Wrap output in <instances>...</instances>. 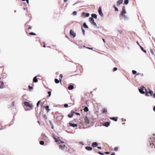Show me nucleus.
Here are the masks:
<instances>
[{
    "label": "nucleus",
    "mask_w": 155,
    "mask_h": 155,
    "mask_svg": "<svg viewBox=\"0 0 155 155\" xmlns=\"http://www.w3.org/2000/svg\"><path fill=\"white\" fill-rule=\"evenodd\" d=\"M102 110H103V111H102L103 113L105 114L107 112V109H106V108H103V109Z\"/></svg>",
    "instance_id": "393cba45"
},
{
    "label": "nucleus",
    "mask_w": 155,
    "mask_h": 155,
    "mask_svg": "<svg viewBox=\"0 0 155 155\" xmlns=\"http://www.w3.org/2000/svg\"><path fill=\"white\" fill-rule=\"evenodd\" d=\"M89 110V109L88 107H85L84 109V111L85 112H87Z\"/></svg>",
    "instance_id": "4be33fe9"
},
{
    "label": "nucleus",
    "mask_w": 155,
    "mask_h": 155,
    "mask_svg": "<svg viewBox=\"0 0 155 155\" xmlns=\"http://www.w3.org/2000/svg\"><path fill=\"white\" fill-rule=\"evenodd\" d=\"M150 52L153 55L154 54V52H153V49H151L150 50Z\"/></svg>",
    "instance_id": "ea45409f"
},
{
    "label": "nucleus",
    "mask_w": 155,
    "mask_h": 155,
    "mask_svg": "<svg viewBox=\"0 0 155 155\" xmlns=\"http://www.w3.org/2000/svg\"><path fill=\"white\" fill-rule=\"evenodd\" d=\"M40 101H38L37 103V106L38 107L39 106V104H40Z\"/></svg>",
    "instance_id": "79ce46f5"
},
{
    "label": "nucleus",
    "mask_w": 155,
    "mask_h": 155,
    "mask_svg": "<svg viewBox=\"0 0 155 155\" xmlns=\"http://www.w3.org/2000/svg\"><path fill=\"white\" fill-rule=\"evenodd\" d=\"M110 124V123L108 122H106L103 123V125L106 127H108Z\"/></svg>",
    "instance_id": "423d86ee"
},
{
    "label": "nucleus",
    "mask_w": 155,
    "mask_h": 155,
    "mask_svg": "<svg viewBox=\"0 0 155 155\" xmlns=\"http://www.w3.org/2000/svg\"><path fill=\"white\" fill-rule=\"evenodd\" d=\"M63 75L61 74H60L59 75V77H60V78H59L60 81V82L61 83L62 81V78L63 77Z\"/></svg>",
    "instance_id": "a878e982"
},
{
    "label": "nucleus",
    "mask_w": 155,
    "mask_h": 155,
    "mask_svg": "<svg viewBox=\"0 0 155 155\" xmlns=\"http://www.w3.org/2000/svg\"><path fill=\"white\" fill-rule=\"evenodd\" d=\"M4 88V87L2 85H0V88L2 89Z\"/></svg>",
    "instance_id": "5fc2aeb1"
},
{
    "label": "nucleus",
    "mask_w": 155,
    "mask_h": 155,
    "mask_svg": "<svg viewBox=\"0 0 155 155\" xmlns=\"http://www.w3.org/2000/svg\"><path fill=\"white\" fill-rule=\"evenodd\" d=\"M73 114L72 113H71L68 115V117L69 118H71L73 117Z\"/></svg>",
    "instance_id": "5701e85b"
},
{
    "label": "nucleus",
    "mask_w": 155,
    "mask_h": 155,
    "mask_svg": "<svg viewBox=\"0 0 155 155\" xmlns=\"http://www.w3.org/2000/svg\"><path fill=\"white\" fill-rule=\"evenodd\" d=\"M76 14H77V12L76 11H74L73 13V14L74 15H76Z\"/></svg>",
    "instance_id": "49530a36"
},
{
    "label": "nucleus",
    "mask_w": 155,
    "mask_h": 155,
    "mask_svg": "<svg viewBox=\"0 0 155 155\" xmlns=\"http://www.w3.org/2000/svg\"><path fill=\"white\" fill-rule=\"evenodd\" d=\"M44 118H45V119H47L48 118V117L46 115H44Z\"/></svg>",
    "instance_id": "8fccbe9b"
},
{
    "label": "nucleus",
    "mask_w": 155,
    "mask_h": 155,
    "mask_svg": "<svg viewBox=\"0 0 155 155\" xmlns=\"http://www.w3.org/2000/svg\"><path fill=\"white\" fill-rule=\"evenodd\" d=\"M74 88V86L73 85L71 84L69 85L68 87V90H72Z\"/></svg>",
    "instance_id": "4468645a"
},
{
    "label": "nucleus",
    "mask_w": 155,
    "mask_h": 155,
    "mask_svg": "<svg viewBox=\"0 0 155 155\" xmlns=\"http://www.w3.org/2000/svg\"><path fill=\"white\" fill-rule=\"evenodd\" d=\"M44 142L43 140H41L40 142V144L42 145H43L44 144Z\"/></svg>",
    "instance_id": "c85d7f7f"
},
{
    "label": "nucleus",
    "mask_w": 155,
    "mask_h": 155,
    "mask_svg": "<svg viewBox=\"0 0 155 155\" xmlns=\"http://www.w3.org/2000/svg\"><path fill=\"white\" fill-rule=\"evenodd\" d=\"M91 16L92 18H94L95 19H96L97 18V15L95 14H92L91 15Z\"/></svg>",
    "instance_id": "aec40b11"
},
{
    "label": "nucleus",
    "mask_w": 155,
    "mask_h": 155,
    "mask_svg": "<svg viewBox=\"0 0 155 155\" xmlns=\"http://www.w3.org/2000/svg\"><path fill=\"white\" fill-rule=\"evenodd\" d=\"M22 1H26L27 3L28 4V3H29L28 0H22Z\"/></svg>",
    "instance_id": "864d4df0"
},
{
    "label": "nucleus",
    "mask_w": 155,
    "mask_h": 155,
    "mask_svg": "<svg viewBox=\"0 0 155 155\" xmlns=\"http://www.w3.org/2000/svg\"><path fill=\"white\" fill-rule=\"evenodd\" d=\"M85 149L88 151H91L92 150V147L88 146L86 147H85Z\"/></svg>",
    "instance_id": "dca6fc26"
},
{
    "label": "nucleus",
    "mask_w": 155,
    "mask_h": 155,
    "mask_svg": "<svg viewBox=\"0 0 155 155\" xmlns=\"http://www.w3.org/2000/svg\"><path fill=\"white\" fill-rule=\"evenodd\" d=\"M126 12L125 9V6H123L122 7V11L121 13L120 14V15L122 16V18L124 19H126L127 18V16L125 15L126 13Z\"/></svg>",
    "instance_id": "f257e3e1"
},
{
    "label": "nucleus",
    "mask_w": 155,
    "mask_h": 155,
    "mask_svg": "<svg viewBox=\"0 0 155 155\" xmlns=\"http://www.w3.org/2000/svg\"><path fill=\"white\" fill-rule=\"evenodd\" d=\"M25 26H26V28H27V27H28V25L27 24V23H26V24H25Z\"/></svg>",
    "instance_id": "338daca9"
},
{
    "label": "nucleus",
    "mask_w": 155,
    "mask_h": 155,
    "mask_svg": "<svg viewBox=\"0 0 155 155\" xmlns=\"http://www.w3.org/2000/svg\"><path fill=\"white\" fill-rule=\"evenodd\" d=\"M132 72L133 74H136L137 73V71L134 70H133L132 71Z\"/></svg>",
    "instance_id": "72a5a7b5"
},
{
    "label": "nucleus",
    "mask_w": 155,
    "mask_h": 155,
    "mask_svg": "<svg viewBox=\"0 0 155 155\" xmlns=\"http://www.w3.org/2000/svg\"><path fill=\"white\" fill-rule=\"evenodd\" d=\"M148 93H146L145 94V96L147 97L149 96V95L148 94Z\"/></svg>",
    "instance_id": "a18cd8bd"
},
{
    "label": "nucleus",
    "mask_w": 155,
    "mask_h": 155,
    "mask_svg": "<svg viewBox=\"0 0 155 155\" xmlns=\"http://www.w3.org/2000/svg\"><path fill=\"white\" fill-rule=\"evenodd\" d=\"M86 48L91 50H92L93 49V48H92L86 47Z\"/></svg>",
    "instance_id": "13d9d810"
},
{
    "label": "nucleus",
    "mask_w": 155,
    "mask_h": 155,
    "mask_svg": "<svg viewBox=\"0 0 155 155\" xmlns=\"http://www.w3.org/2000/svg\"><path fill=\"white\" fill-rule=\"evenodd\" d=\"M118 147H115L114 148V151H117L118 150Z\"/></svg>",
    "instance_id": "c03bdc74"
},
{
    "label": "nucleus",
    "mask_w": 155,
    "mask_h": 155,
    "mask_svg": "<svg viewBox=\"0 0 155 155\" xmlns=\"http://www.w3.org/2000/svg\"><path fill=\"white\" fill-rule=\"evenodd\" d=\"M123 0H118L117 2V6H119L120 4H122L123 2Z\"/></svg>",
    "instance_id": "1a4fd4ad"
},
{
    "label": "nucleus",
    "mask_w": 155,
    "mask_h": 155,
    "mask_svg": "<svg viewBox=\"0 0 155 155\" xmlns=\"http://www.w3.org/2000/svg\"><path fill=\"white\" fill-rule=\"evenodd\" d=\"M48 97H50L51 96V91H49L48 92Z\"/></svg>",
    "instance_id": "c9c22d12"
},
{
    "label": "nucleus",
    "mask_w": 155,
    "mask_h": 155,
    "mask_svg": "<svg viewBox=\"0 0 155 155\" xmlns=\"http://www.w3.org/2000/svg\"><path fill=\"white\" fill-rule=\"evenodd\" d=\"M110 155H115V153L114 152H113Z\"/></svg>",
    "instance_id": "052dcab7"
},
{
    "label": "nucleus",
    "mask_w": 155,
    "mask_h": 155,
    "mask_svg": "<svg viewBox=\"0 0 155 155\" xmlns=\"http://www.w3.org/2000/svg\"><path fill=\"white\" fill-rule=\"evenodd\" d=\"M98 153L99 154L101 155H104V154L103 153L101 152H100V151H98Z\"/></svg>",
    "instance_id": "e433bc0d"
},
{
    "label": "nucleus",
    "mask_w": 155,
    "mask_h": 155,
    "mask_svg": "<svg viewBox=\"0 0 155 155\" xmlns=\"http://www.w3.org/2000/svg\"><path fill=\"white\" fill-rule=\"evenodd\" d=\"M148 93H149V94H150V96H152L153 95V91L152 90H150V89L149 90V91H148Z\"/></svg>",
    "instance_id": "a211bd4d"
},
{
    "label": "nucleus",
    "mask_w": 155,
    "mask_h": 155,
    "mask_svg": "<svg viewBox=\"0 0 155 155\" xmlns=\"http://www.w3.org/2000/svg\"><path fill=\"white\" fill-rule=\"evenodd\" d=\"M69 124L70 126H71L73 127H77L78 126V125L76 124H73L70 122L69 123Z\"/></svg>",
    "instance_id": "0eeeda50"
},
{
    "label": "nucleus",
    "mask_w": 155,
    "mask_h": 155,
    "mask_svg": "<svg viewBox=\"0 0 155 155\" xmlns=\"http://www.w3.org/2000/svg\"><path fill=\"white\" fill-rule=\"evenodd\" d=\"M109 118L111 120H113L114 121H117V120L118 117H110Z\"/></svg>",
    "instance_id": "f8f14e48"
},
{
    "label": "nucleus",
    "mask_w": 155,
    "mask_h": 155,
    "mask_svg": "<svg viewBox=\"0 0 155 155\" xmlns=\"http://www.w3.org/2000/svg\"><path fill=\"white\" fill-rule=\"evenodd\" d=\"M145 90H146V88L143 86H141L138 89L139 92L142 94L145 93Z\"/></svg>",
    "instance_id": "f03ea898"
},
{
    "label": "nucleus",
    "mask_w": 155,
    "mask_h": 155,
    "mask_svg": "<svg viewBox=\"0 0 155 155\" xmlns=\"http://www.w3.org/2000/svg\"><path fill=\"white\" fill-rule=\"evenodd\" d=\"M153 97L155 98V93L153 94Z\"/></svg>",
    "instance_id": "bf43d9fd"
},
{
    "label": "nucleus",
    "mask_w": 155,
    "mask_h": 155,
    "mask_svg": "<svg viewBox=\"0 0 155 155\" xmlns=\"http://www.w3.org/2000/svg\"><path fill=\"white\" fill-rule=\"evenodd\" d=\"M65 147V145L64 144L60 145L59 146V148L61 150H63L64 149Z\"/></svg>",
    "instance_id": "ddd939ff"
},
{
    "label": "nucleus",
    "mask_w": 155,
    "mask_h": 155,
    "mask_svg": "<svg viewBox=\"0 0 155 155\" xmlns=\"http://www.w3.org/2000/svg\"><path fill=\"white\" fill-rule=\"evenodd\" d=\"M153 110L155 112V106H154L153 108Z\"/></svg>",
    "instance_id": "69168bd1"
},
{
    "label": "nucleus",
    "mask_w": 155,
    "mask_h": 155,
    "mask_svg": "<svg viewBox=\"0 0 155 155\" xmlns=\"http://www.w3.org/2000/svg\"><path fill=\"white\" fill-rule=\"evenodd\" d=\"M81 29H82V30L83 33V34L84 35V33H85V30H84V29H83V28L82 27Z\"/></svg>",
    "instance_id": "37998d69"
},
{
    "label": "nucleus",
    "mask_w": 155,
    "mask_h": 155,
    "mask_svg": "<svg viewBox=\"0 0 155 155\" xmlns=\"http://www.w3.org/2000/svg\"><path fill=\"white\" fill-rule=\"evenodd\" d=\"M140 47L141 49V50L143 51L145 53H146V51L144 50L143 48L142 47H141V46H140Z\"/></svg>",
    "instance_id": "cd10ccee"
},
{
    "label": "nucleus",
    "mask_w": 155,
    "mask_h": 155,
    "mask_svg": "<svg viewBox=\"0 0 155 155\" xmlns=\"http://www.w3.org/2000/svg\"><path fill=\"white\" fill-rule=\"evenodd\" d=\"M30 103L28 102L27 101H24V104L25 106L26 107H28Z\"/></svg>",
    "instance_id": "f3484780"
},
{
    "label": "nucleus",
    "mask_w": 155,
    "mask_h": 155,
    "mask_svg": "<svg viewBox=\"0 0 155 155\" xmlns=\"http://www.w3.org/2000/svg\"><path fill=\"white\" fill-rule=\"evenodd\" d=\"M97 148L99 149H101V147H97Z\"/></svg>",
    "instance_id": "774afa93"
},
{
    "label": "nucleus",
    "mask_w": 155,
    "mask_h": 155,
    "mask_svg": "<svg viewBox=\"0 0 155 155\" xmlns=\"http://www.w3.org/2000/svg\"><path fill=\"white\" fill-rule=\"evenodd\" d=\"M70 35L71 37L72 36L73 38L76 36L75 33L72 30H71L70 31Z\"/></svg>",
    "instance_id": "7ed1b4c3"
},
{
    "label": "nucleus",
    "mask_w": 155,
    "mask_h": 155,
    "mask_svg": "<svg viewBox=\"0 0 155 155\" xmlns=\"http://www.w3.org/2000/svg\"><path fill=\"white\" fill-rule=\"evenodd\" d=\"M118 31L119 32L120 34H121L122 32V31L118 30Z\"/></svg>",
    "instance_id": "e2e57ef3"
},
{
    "label": "nucleus",
    "mask_w": 155,
    "mask_h": 155,
    "mask_svg": "<svg viewBox=\"0 0 155 155\" xmlns=\"http://www.w3.org/2000/svg\"><path fill=\"white\" fill-rule=\"evenodd\" d=\"M89 20L91 22V23L93 24L94 26H97V24L94 21V20L93 18L90 17L89 18Z\"/></svg>",
    "instance_id": "20e7f679"
},
{
    "label": "nucleus",
    "mask_w": 155,
    "mask_h": 155,
    "mask_svg": "<svg viewBox=\"0 0 155 155\" xmlns=\"http://www.w3.org/2000/svg\"><path fill=\"white\" fill-rule=\"evenodd\" d=\"M1 84L2 85H4V82L3 81H1Z\"/></svg>",
    "instance_id": "4d7b16f0"
},
{
    "label": "nucleus",
    "mask_w": 155,
    "mask_h": 155,
    "mask_svg": "<svg viewBox=\"0 0 155 155\" xmlns=\"http://www.w3.org/2000/svg\"><path fill=\"white\" fill-rule=\"evenodd\" d=\"M110 153V152H105V153L106 154H109Z\"/></svg>",
    "instance_id": "de8ad7c7"
},
{
    "label": "nucleus",
    "mask_w": 155,
    "mask_h": 155,
    "mask_svg": "<svg viewBox=\"0 0 155 155\" xmlns=\"http://www.w3.org/2000/svg\"><path fill=\"white\" fill-rule=\"evenodd\" d=\"M84 120L85 122L87 124H89V118L87 117H85L84 118Z\"/></svg>",
    "instance_id": "9b49d317"
},
{
    "label": "nucleus",
    "mask_w": 155,
    "mask_h": 155,
    "mask_svg": "<svg viewBox=\"0 0 155 155\" xmlns=\"http://www.w3.org/2000/svg\"><path fill=\"white\" fill-rule=\"evenodd\" d=\"M28 88L29 90H31L33 89V87L32 86H31L30 85L28 86Z\"/></svg>",
    "instance_id": "f704fd0d"
},
{
    "label": "nucleus",
    "mask_w": 155,
    "mask_h": 155,
    "mask_svg": "<svg viewBox=\"0 0 155 155\" xmlns=\"http://www.w3.org/2000/svg\"><path fill=\"white\" fill-rule=\"evenodd\" d=\"M129 3V0H125L124 4L127 5Z\"/></svg>",
    "instance_id": "7c9ffc66"
},
{
    "label": "nucleus",
    "mask_w": 155,
    "mask_h": 155,
    "mask_svg": "<svg viewBox=\"0 0 155 155\" xmlns=\"http://www.w3.org/2000/svg\"><path fill=\"white\" fill-rule=\"evenodd\" d=\"M28 107H29L30 108H32L33 106L32 104H30Z\"/></svg>",
    "instance_id": "58836bf2"
},
{
    "label": "nucleus",
    "mask_w": 155,
    "mask_h": 155,
    "mask_svg": "<svg viewBox=\"0 0 155 155\" xmlns=\"http://www.w3.org/2000/svg\"><path fill=\"white\" fill-rule=\"evenodd\" d=\"M29 34L30 35H36V34L35 33L33 32H30Z\"/></svg>",
    "instance_id": "473e14b6"
},
{
    "label": "nucleus",
    "mask_w": 155,
    "mask_h": 155,
    "mask_svg": "<svg viewBox=\"0 0 155 155\" xmlns=\"http://www.w3.org/2000/svg\"><path fill=\"white\" fill-rule=\"evenodd\" d=\"M113 7L114 8L115 10L116 11H118V9L116 7L115 5H114L113 6Z\"/></svg>",
    "instance_id": "2f4dec72"
},
{
    "label": "nucleus",
    "mask_w": 155,
    "mask_h": 155,
    "mask_svg": "<svg viewBox=\"0 0 155 155\" xmlns=\"http://www.w3.org/2000/svg\"><path fill=\"white\" fill-rule=\"evenodd\" d=\"M32 28V27L31 26H29L28 28H27V30H28L30 29H31Z\"/></svg>",
    "instance_id": "3c124183"
},
{
    "label": "nucleus",
    "mask_w": 155,
    "mask_h": 155,
    "mask_svg": "<svg viewBox=\"0 0 155 155\" xmlns=\"http://www.w3.org/2000/svg\"><path fill=\"white\" fill-rule=\"evenodd\" d=\"M49 122L51 125H53L51 121L49 120Z\"/></svg>",
    "instance_id": "680f3d73"
},
{
    "label": "nucleus",
    "mask_w": 155,
    "mask_h": 155,
    "mask_svg": "<svg viewBox=\"0 0 155 155\" xmlns=\"http://www.w3.org/2000/svg\"><path fill=\"white\" fill-rule=\"evenodd\" d=\"M44 107L45 109L47 110L48 112L50 110L49 109V106L48 105H47L45 106Z\"/></svg>",
    "instance_id": "412c9836"
},
{
    "label": "nucleus",
    "mask_w": 155,
    "mask_h": 155,
    "mask_svg": "<svg viewBox=\"0 0 155 155\" xmlns=\"http://www.w3.org/2000/svg\"><path fill=\"white\" fill-rule=\"evenodd\" d=\"M98 145V144L96 142H93L92 143V146L93 147H96Z\"/></svg>",
    "instance_id": "2eb2a0df"
},
{
    "label": "nucleus",
    "mask_w": 155,
    "mask_h": 155,
    "mask_svg": "<svg viewBox=\"0 0 155 155\" xmlns=\"http://www.w3.org/2000/svg\"><path fill=\"white\" fill-rule=\"evenodd\" d=\"M117 68H113V71L114 72L117 70Z\"/></svg>",
    "instance_id": "603ef678"
},
{
    "label": "nucleus",
    "mask_w": 155,
    "mask_h": 155,
    "mask_svg": "<svg viewBox=\"0 0 155 155\" xmlns=\"http://www.w3.org/2000/svg\"><path fill=\"white\" fill-rule=\"evenodd\" d=\"M98 12L99 14L102 17L103 16V14L102 12V9H101V6H100L98 10Z\"/></svg>",
    "instance_id": "39448f33"
},
{
    "label": "nucleus",
    "mask_w": 155,
    "mask_h": 155,
    "mask_svg": "<svg viewBox=\"0 0 155 155\" xmlns=\"http://www.w3.org/2000/svg\"><path fill=\"white\" fill-rule=\"evenodd\" d=\"M89 15V13H85V12H83L82 13V16L83 17H88Z\"/></svg>",
    "instance_id": "6e6552de"
},
{
    "label": "nucleus",
    "mask_w": 155,
    "mask_h": 155,
    "mask_svg": "<svg viewBox=\"0 0 155 155\" xmlns=\"http://www.w3.org/2000/svg\"><path fill=\"white\" fill-rule=\"evenodd\" d=\"M58 139H59V141H60V142L59 143H58L59 144H60V143H64V142L63 141H62L61 140L60 138L58 137H57Z\"/></svg>",
    "instance_id": "b1692460"
},
{
    "label": "nucleus",
    "mask_w": 155,
    "mask_h": 155,
    "mask_svg": "<svg viewBox=\"0 0 155 155\" xmlns=\"http://www.w3.org/2000/svg\"><path fill=\"white\" fill-rule=\"evenodd\" d=\"M52 136L54 138V137H56V136L54 134L52 133Z\"/></svg>",
    "instance_id": "6e6d98bb"
},
{
    "label": "nucleus",
    "mask_w": 155,
    "mask_h": 155,
    "mask_svg": "<svg viewBox=\"0 0 155 155\" xmlns=\"http://www.w3.org/2000/svg\"><path fill=\"white\" fill-rule=\"evenodd\" d=\"M75 114L77 115H80L81 114L80 113H78V112H76Z\"/></svg>",
    "instance_id": "09e8293b"
},
{
    "label": "nucleus",
    "mask_w": 155,
    "mask_h": 155,
    "mask_svg": "<svg viewBox=\"0 0 155 155\" xmlns=\"http://www.w3.org/2000/svg\"><path fill=\"white\" fill-rule=\"evenodd\" d=\"M145 93H148V92L147 91V90L146 89V90H145Z\"/></svg>",
    "instance_id": "0e129e2a"
},
{
    "label": "nucleus",
    "mask_w": 155,
    "mask_h": 155,
    "mask_svg": "<svg viewBox=\"0 0 155 155\" xmlns=\"http://www.w3.org/2000/svg\"><path fill=\"white\" fill-rule=\"evenodd\" d=\"M15 102L14 101H13L11 104V106L12 107H13L14 106Z\"/></svg>",
    "instance_id": "a19ab883"
},
{
    "label": "nucleus",
    "mask_w": 155,
    "mask_h": 155,
    "mask_svg": "<svg viewBox=\"0 0 155 155\" xmlns=\"http://www.w3.org/2000/svg\"><path fill=\"white\" fill-rule=\"evenodd\" d=\"M83 26L86 28H88V26L86 25L85 23H84L83 24Z\"/></svg>",
    "instance_id": "c756f323"
},
{
    "label": "nucleus",
    "mask_w": 155,
    "mask_h": 155,
    "mask_svg": "<svg viewBox=\"0 0 155 155\" xmlns=\"http://www.w3.org/2000/svg\"><path fill=\"white\" fill-rule=\"evenodd\" d=\"M64 107H68V104H65L64 105Z\"/></svg>",
    "instance_id": "4c0bfd02"
},
{
    "label": "nucleus",
    "mask_w": 155,
    "mask_h": 155,
    "mask_svg": "<svg viewBox=\"0 0 155 155\" xmlns=\"http://www.w3.org/2000/svg\"><path fill=\"white\" fill-rule=\"evenodd\" d=\"M38 81L37 76H35L33 78V81L34 83H37Z\"/></svg>",
    "instance_id": "9d476101"
},
{
    "label": "nucleus",
    "mask_w": 155,
    "mask_h": 155,
    "mask_svg": "<svg viewBox=\"0 0 155 155\" xmlns=\"http://www.w3.org/2000/svg\"><path fill=\"white\" fill-rule=\"evenodd\" d=\"M54 81H55V82L56 83V84H58L60 82V79H59V80H58L57 78H55L54 79Z\"/></svg>",
    "instance_id": "6ab92c4d"
},
{
    "label": "nucleus",
    "mask_w": 155,
    "mask_h": 155,
    "mask_svg": "<svg viewBox=\"0 0 155 155\" xmlns=\"http://www.w3.org/2000/svg\"><path fill=\"white\" fill-rule=\"evenodd\" d=\"M55 140V142H58L59 141V139H58V138H57L56 137H54V138Z\"/></svg>",
    "instance_id": "bb28decb"
}]
</instances>
